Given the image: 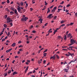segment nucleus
<instances>
[{
  "label": "nucleus",
  "instance_id": "1",
  "mask_svg": "<svg viewBox=\"0 0 77 77\" xmlns=\"http://www.w3.org/2000/svg\"><path fill=\"white\" fill-rule=\"evenodd\" d=\"M18 8H17V10L18 11V12L19 13H20V14H22V12H23V11H21V7L17 6Z\"/></svg>",
  "mask_w": 77,
  "mask_h": 77
},
{
  "label": "nucleus",
  "instance_id": "2",
  "mask_svg": "<svg viewBox=\"0 0 77 77\" xmlns=\"http://www.w3.org/2000/svg\"><path fill=\"white\" fill-rule=\"evenodd\" d=\"M26 20H28V17H23V18L21 19V20L22 21H26Z\"/></svg>",
  "mask_w": 77,
  "mask_h": 77
},
{
  "label": "nucleus",
  "instance_id": "3",
  "mask_svg": "<svg viewBox=\"0 0 77 77\" xmlns=\"http://www.w3.org/2000/svg\"><path fill=\"white\" fill-rule=\"evenodd\" d=\"M11 19V18L9 17H8L7 18V23H10V20Z\"/></svg>",
  "mask_w": 77,
  "mask_h": 77
},
{
  "label": "nucleus",
  "instance_id": "4",
  "mask_svg": "<svg viewBox=\"0 0 77 77\" xmlns=\"http://www.w3.org/2000/svg\"><path fill=\"white\" fill-rule=\"evenodd\" d=\"M70 42L71 43H72V44H74V43H75V41L73 39H71L70 40Z\"/></svg>",
  "mask_w": 77,
  "mask_h": 77
},
{
  "label": "nucleus",
  "instance_id": "5",
  "mask_svg": "<svg viewBox=\"0 0 77 77\" xmlns=\"http://www.w3.org/2000/svg\"><path fill=\"white\" fill-rule=\"evenodd\" d=\"M55 55H56V54H54L53 56L51 57L50 58V59H53L54 60V59H56V56H55Z\"/></svg>",
  "mask_w": 77,
  "mask_h": 77
},
{
  "label": "nucleus",
  "instance_id": "6",
  "mask_svg": "<svg viewBox=\"0 0 77 77\" xmlns=\"http://www.w3.org/2000/svg\"><path fill=\"white\" fill-rule=\"evenodd\" d=\"M53 15V14H49L48 16H47V18H49L50 19H51V16Z\"/></svg>",
  "mask_w": 77,
  "mask_h": 77
},
{
  "label": "nucleus",
  "instance_id": "7",
  "mask_svg": "<svg viewBox=\"0 0 77 77\" xmlns=\"http://www.w3.org/2000/svg\"><path fill=\"white\" fill-rule=\"evenodd\" d=\"M12 50V48L10 49H8L6 51V53H9V51H11Z\"/></svg>",
  "mask_w": 77,
  "mask_h": 77
},
{
  "label": "nucleus",
  "instance_id": "8",
  "mask_svg": "<svg viewBox=\"0 0 77 77\" xmlns=\"http://www.w3.org/2000/svg\"><path fill=\"white\" fill-rule=\"evenodd\" d=\"M51 30H52V29H50L49 30L48 32H49V33H52V31H51Z\"/></svg>",
  "mask_w": 77,
  "mask_h": 77
},
{
  "label": "nucleus",
  "instance_id": "9",
  "mask_svg": "<svg viewBox=\"0 0 77 77\" xmlns=\"http://www.w3.org/2000/svg\"><path fill=\"white\" fill-rule=\"evenodd\" d=\"M17 74V72H13V75H14L15 74Z\"/></svg>",
  "mask_w": 77,
  "mask_h": 77
},
{
  "label": "nucleus",
  "instance_id": "10",
  "mask_svg": "<svg viewBox=\"0 0 77 77\" xmlns=\"http://www.w3.org/2000/svg\"><path fill=\"white\" fill-rule=\"evenodd\" d=\"M64 70L65 71V72H68V69H64Z\"/></svg>",
  "mask_w": 77,
  "mask_h": 77
},
{
  "label": "nucleus",
  "instance_id": "11",
  "mask_svg": "<svg viewBox=\"0 0 77 77\" xmlns=\"http://www.w3.org/2000/svg\"><path fill=\"white\" fill-rule=\"evenodd\" d=\"M15 43H14L12 45V47H15Z\"/></svg>",
  "mask_w": 77,
  "mask_h": 77
},
{
  "label": "nucleus",
  "instance_id": "12",
  "mask_svg": "<svg viewBox=\"0 0 77 77\" xmlns=\"http://www.w3.org/2000/svg\"><path fill=\"white\" fill-rule=\"evenodd\" d=\"M71 36V33H70L68 35L67 37H68V38H69V37H70Z\"/></svg>",
  "mask_w": 77,
  "mask_h": 77
},
{
  "label": "nucleus",
  "instance_id": "13",
  "mask_svg": "<svg viewBox=\"0 0 77 77\" xmlns=\"http://www.w3.org/2000/svg\"><path fill=\"white\" fill-rule=\"evenodd\" d=\"M28 68H29V67H27V68L25 69V72H27V70H28Z\"/></svg>",
  "mask_w": 77,
  "mask_h": 77
},
{
  "label": "nucleus",
  "instance_id": "14",
  "mask_svg": "<svg viewBox=\"0 0 77 77\" xmlns=\"http://www.w3.org/2000/svg\"><path fill=\"white\" fill-rule=\"evenodd\" d=\"M14 12H15V14H17V9H15Z\"/></svg>",
  "mask_w": 77,
  "mask_h": 77
},
{
  "label": "nucleus",
  "instance_id": "15",
  "mask_svg": "<svg viewBox=\"0 0 77 77\" xmlns=\"http://www.w3.org/2000/svg\"><path fill=\"white\" fill-rule=\"evenodd\" d=\"M39 21H40L41 23H42V19L40 18V19H39Z\"/></svg>",
  "mask_w": 77,
  "mask_h": 77
},
{
  "label": "nucleus",
  "instance_id": "16",
  "mask_svg": "<svg viewBox=\"0 0 77 77\" xmlns=\"http://www.w3.org/2000/svg\"><path fill=\"white\" fill-rule=\"evenodd\" d=\"M64 22H65V21L62 20L61 21L60 23H61V24H63V23H64Z\"/></svg>",
  "mask_w": 77,
  "mask_h": 77
},
{
  "label": "nucleus",
  "instance_id": "17",
  "mask_svg": "<svg viewBox=\"0 0 77 77\" xmlns=\"http://www.w3.org/2000/svg\"><path fill=\"white\" fill-rule=\"evenodd\" d=\"M10 15H13L14 14V12L12 11H11L10 12Z\"/></svg>",
  "mask_w": 77,
  "mask_h": 77
},
{
  "label": "nucleus",
  "instance_id": "18",
  "mask_svg": "<svg viewBox=\"0 0 77 77\" xmlns=\"http://www.w3.org/2000/svg\"><path fill=\"white\" fill-rule=\"evenodd\" d=\"M11 10H12L13 11H14V8L12 7H11Z\"/></svg>",
  "mask_w": 77,
  "mask_h": 77
},
{
  "label": "nucleus",
  "instance_id": "19",
  "mask_svg": "<svg viewBox=\"0 0 77 77\" xmlns=\"http://www.w3.org/2000/svg\"><path fill=\"white\" fill-rule=\"evenodd\" d=\"M20 5L21 6H23V3L22 2H21L20 3Z\"/></svg>",
  "mask_w": 77,
  "mask_h": 77
},
{
  "label": "nucleus",
  "instance_id": "20",
  "mask_svg": "<svg viewBox=\"0 0 77 77\" xmlns=\"http://www.w3.org/2000/svg\"><path fill=\"white\" fill-rule=\"evenodd\" d=\"M57 18V16H55L54 17V18L52 20H56V19Z\"/></svg>",
  "mask_w": 77,
  "mask_h": 77
},
{
  "label": "nucleus",
  "instance_id": "21",
  "mask_svg": "<svg viewBox=\"0 0 77 77\" xmlns=\"http://www.w3.org/2000/svg\"><path fill=\"white\" fill-rule=\"evenodd\" d=\"M32 73V72H29L27 74L28 75H29V74H31Z\"/></svg>",
  "mask_w": 77,
  "mask_h": 77
},
{
  "label": "nucleus",
  "instance_id": "22",
  "mask_svg": "<svg viewBox=\"0 0 77 77\" xmlns=\"http://www.w3.org/2000/svg\"><path fill=\"white\" fill-rule=\"evenodd\" d=\"M55 55H56L57 59H59V57L57 55L55 54Z\"/></svg>",
  "mask_w": 77,
  "mask_h": 77
},
{
  "label": "nucleus",
  "instance_id": "23",
  "mask_svg": "<svg viewBox=\"0 0 77 77\" xmlns=\"http://www.w3.org/2000/svg\"><path fill=\"white\" fill-rule=\"evenodd\" d=\"M56 10H54V9H53L51 11V12H55Z\"/></svg>",
  "mask_w": 77,
  "mask_h": 77
},
{
  "label": "nucleus",
  "instance_id": "24",
  "mask_svg": "<svg viewBox=\"0 0 77 77\" xmlns=\"http://www.w3.org/2000/svg\"><path fill=\"white\" fill-rule=\"evenodd\" d=\"M10 73H11V70H9L8 72V74H10Z\"/></svg>",
  "mask_w": 77,
  "mask_h": 77
},
{
  "label": "nucleus",
  "instance_id": "25",
  "mask_svg": "<svg viewBox=\"0 0 77 77\" xmlns=\"http://www.w3.org/2000/svg\"><path fill=\"white\" fill-rule=\"evenodd\" d=\"M64 40L66 39V35H65L64 36Z\"/></svg>",
  "mask_w": 77,
  "mask_h": 77
},
{
  "label": "nucleus",
  "instance_id": "26",
  "mask_svg": "<svg viewBox=\"0 0 77 77\" xmlns=\"http://www.w3.org/2000/svg\"><path fill=\"white\" fill-rule=\"evenodd\" d=\"M42 62H41V60H40L38 61V63H39V64H40V63H41Z\"/></svg>",
  "mask_w": 77,
  "mask_h": 77
},
{
  "label": "nucleus",
  "instance_id": "27",
  "mask_svg": "<svg viewBox=\"0 0 77 77\" xmlns=\"http://www.w3.org/2000/svg\"><path fill=\"white\" fill-rule=\"evenodd\" d=\"M6 11H8V12H9V9H8V8H6Z\"/></svg>",
  "mask_w": 77,
  "mask_h": 77
},
{
  "label": "nucleus",
  "instance_id": "28",
  "mask_svg": "<svg viewBox=\"0 0 77 77\" xmlns=\"http://www.w3.org/2000/svg\"><path fill=\"white\" fill-rule=\"evenodd\" d=\"M47 53H45L44 54V57H45L46 56V55H47Z\"/></svg>",
  "mask_w": 77,
  "mask_h": 77
},
{
  "label": "nucleus",
  "instance_id": "29",
  "mask_svg": "<svg viewBox=\"0 0 77 77\" xmlns=\"http://www.w3.org/2000/svg\"><path fill=\"white\" fill-rule=\"evenodd\" d=\"M58 8H62V6L61 5H60L58 7Z\"/></svg>",
  "mask_w": 77,
  "mask_h": 77
},
{
  "label": "nucleus",
  "instance_id": "30",
  "mask_svg": "<svg viewBox=\"0 0 77 77\" xmlns=\"http://www.w3.org/2000/svg\"><path fill=\"white\" fill-rule=\"evenodd\" d=\"M47 51H48V49H47L43 53H45V52H47Z\"/></svg>",
  "mask_w": 77,
  "mask_h": 77
},
{
  "label": "nucleus",
  "instance_id": "31",
  "mask_svg": "<svg viewBox=\"0 0 77 77\" xmlns=\"http://www.w3.org/2000/svg\"><path fill=\"white\" fill-rule=\"evenodd\" d=\"M7 3H10V1H9V0H7Z\"/></svg>",
  "mask_w": 77,
  "mask_h": 77
},
{
  "label": "nucleus",
  "instance_id": "32",
  "mask_svg": "<svg viewBox=\"0 0 77 77\" xmlns=\"http://www.w3.org/2000/svg\"><path fill=\"white\" fill-rule=\"evenodd\" d=\"M46 7L45 6H44V8L42 9V11H44V10H45V8Z\"/></svg>",
  "mask_w": 77,
  "mask_h": 77
},
{
  "label": "nucleus",
  "instance_id": "33",
  "mask_svg": "<svg viewBox=\"0 0 77 77\" xmlns=\"http://www.w3.org/2000/svg\"><path fill=\"white\" fill-rule=\"evenodd\" d=\"M45 6L48 5V3H47V2L45 1Z\"/></svg>",
  "mask_w": 77,
  "mask_h": 77
},
{
  "label": "nucleus",
  "instance_id": "34",
  "mask_svg": "<svg viewBox=\"0 0 77 77\" xmlns=\"http://www.w3.org/2000/svg\"><path fill=\"white\" fill-rule=\"evenodd\" d=\"M4 26L5 27H6L7 25H6V24H4Z\"/></svg>",
  "mask_w": 77,
  "mask_h": 77
},
{
  "label": "nucleus",
  "instance_id": "35",
  "mask_svg": "<svg viewBox=\"0 0 77 77\" xmlns=\"http://www.w3.org/2000/svg\"><path fill=\"white\" fill-rule=\"evenodd\" d=\"M66 56H70V54H65Z\"/></svg>",
  "mask_w": 77,
  "mask_h": 77
},
{
  "label": "nucleus",
  "instance_id": "36",
  "mask_svg": "<svg viewBox=\"0 0 77 77\" xmlns=\"http://www.w3.org/2000/svg\"><path fill=\"white\" fill-rule=\"evenodd\" d=\"M69 6H70V4H68L67 5L66 7L67 8H68Z\"/></svg>",
  "mask_w": 77,
  "mask_h": 77
},
{
  "label": "nucleus",
  "instance_id": "37",
  "mask_svg": "<svg viewBox=\"0 0 77 77\" xmlns=\"http://www.w3.org/2000/svg\"><path fill=\"white\" fill-rule=\"evenodd\" d=\"M56 9H57V7H55L53 8L55 10H56Z\"/></svg>",
  "mask_w": 77,
  "mask_h": 77
},
{
  "label": "nucleus",
  "instance_id": "38",
  "mask_svg": "<svg viewBox=\"0 0 77 77\" xmlns=\"http://www.w3.org/2000/svg\"><path fill=\"white\" fill-rule=\"evenodd\" d=\"M65 24H62V25H61V26L62 27H62H63V26H65Z\"/></svg>",
  "mask_w": 77,
  "mask_h": 77
},
{
  "label": "nucleus",
  "instance_id": "39",
  "mask_svg": "<svg viewBox=\"0 0 77 77\" xmlns=\"http://www.w3.org/2000/svg\"><path fill=\"white\" fill-rule=\"evenodd\" d=\"M4 37H5V36H2V37L1 38L0 40H2V38H4Z\"/></svg>",
  "mask_w": 77,
  "mask_h": 77
},
{
  "label": "nucleus",
  "instance_id": "40",
  "mask_svg": "<svg viewBox=\"0 0 77 77\" xmlns=\"http://www.w3.org/2000/svg\"><path fill=\"white\" fill-rule=\"evenodd\" d=\"M71 49H70V50H72V51H74L75 52V50H73L72 48H71Z\"/></svg>",
  "mask_w": 77,
  "mask_h": 77
},
{
  "label": "nucleus",
  "instance_id": "41",
  "mask_svg": "<svg viewBox=\"0 0 77 77\" xmlns=\"http://www.w3.org/2000/svg\"><path fill=\"white\" fill-rule=\"evenodd\" d=\"M26 12V9H24L23 10V12Z\"/></svg>",
  "mask_w": 77,
  "mask_h": 77
},
{
  "label": "nucleus",
  "instance_id": "42",
  "mask_svg": "<svg viewBox=\"0 0 77 77\" xmlns=\"http://www.w3.org/2000/svg\"><path fill=\"white\" fill-rule=\"evenodd\" d=\"M72 24H74V23H70V26H72Z\"/></svg>",
  "mask_w": 77,
  "mask_h": 77
},
{
  "label": "nucleus",
  "instance_id": "43",
  "mask_svg": "<svg viewBox=\"0 0 77 77\" xmlns=\"http://www.w3.org/2000/svg\"><path fill=\"white\" fill-rule=\"evenodd\" d=\"M5 38H3L2 40V42H3V41H5Z\"/></svg>",
  "mask_w": 77,
  "mask_h": 77
},
{
  "label": "nucleus",
  "instance_id": "44",
  "mask_svg": "<svg viewBox=\"0 0 77 77\" xmlns=\"http://www.w3.org/2000/svg\"><path fill=\"white\" fill-rule=\"evenodd\" d=\"M7 73H5L4 74V76L6 77V75H7Z\"/></svg>",
  "mask_w": 77,
  "mask_h": 77
},
{
  "label": "nucleus",
  "instance_id": "45",
  "mask_svg": "<svg viewBox=\"0 0 77 77\" xmlns=\"http://www.w3.org/2000/svg\"><path fill=\"white\" fill-rule=\"evenodd\" d=\"M63 3H64V1H62V2L60 3V5H62V4H63Z\"/></svg>",
  "mask_w": 77,
  "mask_h": 77
},
{
  "label": "nucleus",
  "instance_id": "46",
  "mask_svg": "<svg viewBox=\"0 0 77 77\" xmlns=\"http://www.w3.org/2000/svg\"><path fill=\"white\" fill-rule=\"evenodd\" d=\"M33 25H31L30 26V28L31 29H32V28H33Z\"/></svg>",
  "mask_w": 77,
  "mask_h": 77
},
{
  "label": "nucleus",
  "instance_id": "47",
  "mask_svg": "<svg viewBox=\"0 0 77 77\" xmlns=\"http://www.w3.org/2000/svg\"><path fill=\"white\" fill-rule=\"evenodd\" d=\"M63 50H65V51H67V50H68L67 49H62Z\"/></svg>",
  "mask_w": 77,
  "mask_h": 77
},
{
  "label": "nucleus",
  "instance_id": "48",
  "mask_svg": "<svg viewBox=\"0 0 77 77\" xmlns=\"http://www.w3.org/2000/svg\"><path fill=\"white\" fill-rule=\"evenodd\" d=\"M45 62H46V60H44L43 61V63H44V64H45Z\"/></svg>",
  "mask_w": 77,
  "mask_h": 77
},
{
  "label": "nucleus",
  "instance_id": "49",
  "mask_svg": "<svg viewBox=\"0 0 77 77\" xmlns=\"http://www.w3.org/2000/svg\"><path fill=\"white\" fill-rule=\"evenodd\" d=\"M50 12V10H48L47 12V14H48V13H49V12Z\"/></svg>",
  "mask_w": 77,
  "mask_h": 77
},
{
  "label": "nucleus",
  "instance_id": "50",
  "mask_svg": "<svg viewBox=\"0 0 77 77\" xmlns=\"http://www.w3.org/2000/svg\"><path fill=\"white\" fill-rule=\"evenodd\" d=\"M10 25L11 26H13L12 23H10Z\"/></svg>",
  "mask_w": 77,
  "mask_h": 77
},
{
  "label": "nucleus",
  "instance_id": "51",
  "mask_svg": "<svg viewBox=\"0 0 77 77\" xmlns=\"http://www.w3.org/2000/svg\"><path fill=\"white\" fill-rule=\"evenodd\" d=\"M5 2H2V5L5 4Z\"/></svg>",
  "mask_w": 77,
  "mask_h": 77
},
{
  "label": "nucleus",
  "instance_id": "52",
  "mask_svg": "<svg viewBox=\"0 0 77 77\" xmlns=\"http://www.w3.org/2000/svg\"><path fill=\"white\" fill-rule=\"evenodd\" d=\"M5 18H7V17H8V16L7 15H5Z\"/></svg>",
  "mask_w": 77,
  "mask_h": 77
},
{
  "label": "nucleus",
  "instance_id": "53",
  "mask_svg": "<svg viewBox=\"0 0 77 77\" xmlns=\"http://www.w3.org/2000/svg\"><path fill=\"white\" fill-rule=\"evenodd\" d=\"M4 31H5V29H3L2 31V32H1L3 33V32H4Z\"/></svg>",
  "mask_w": 77,
  "mask_h": 77
},
{
  "label": "nucleus",
  "instance_id": "54",
  "mask_svg": "<svg viewBox=\"0 0 77 77\" xmlns=\"http://www.w3.org/2000/svg\"><path fill=\"white\" fill-rule=\"evenodd\" d=\"M73 43H71V44H70L69 45H69V46L72 45H73Z\"/></svg>",
  "mask_w": 77,
  "mask_h": 77
},
{
  "label": "nucleus",
  "instance_id": "55",
  "mask_svg": "<svg viewBox=\"0 0 77 77\" xmlns=\"http://www.w3.org/2000/svg\"><path fill=\"white\" fill-rule=\"evenodd\" d=\"M32 2L33 4H34L35 3V2L32 1Z\"/></svg>",
  "mask_w": 77,
  "mask_h": 77
},
{
  "label": "nucleus",
  "instance_id": "56",
  "mask_svg": "<svg viewBox=\"0 0 77 77\" xmlns=\"http://www.w3.org/2000/svg\"><path fill=\"white\" fill-rule=\"evenodd\" d=\"M36 32V31H35V30H33L32 31V33H35Z\"/></svg>",
  "mask_w": 77,
  "mask_h": 77
},
{
  "label": "nucleus",
  "instance_id": "57",
  "mask_svg": "<svg viewBox=\"0 0 77 77\" xmlns=\"http://www.w3.org/2000/svg\"><path fill=\"white\" fill-rule=\"evenodd\" d=\"M47 24H48V23H46L45 24V26H46Z\"/></svg>",
  "mask_w": 77,
  "mask_h": 77
},
{
  "label": "nucleus",
  "instance_id": "58",
  "mask_svg": "<svg viewBox=\"0 0 77 77\" xmlns=\"http://www.w3.org/2000/svg\"><path fill=\"white\" fill-rule=\"evenodd\" d=\"M6 42L9 43V42H9V40H7L6 41Z\"/></svg>",
  "mask_w": 77,
  "mask_h": 77
},
{
  "label": "nucleus",
  "instance_id": "59",
  "mask_svg": "<svg viewBox=\"0 0 77 77\" xmlns=\"http://www.w3.org/2000/svg\"><path fill=\"white\" fill-rule=\"evenodd\" d=\"M2 34H3V33L1 32V33L0 34V36H1Z\"/></svg>",
  "mask_w": 77,
  "mask_h": 77
},
{
  "label": "nucleus",
  "instance_id": "60",
  "mask_svg": "<svg viewBox=\"0 0 77 77\" xmlns=\"http://www.w3.org/2000/svg\"><path fill=\"white\" fill-rule=\"evenodd\" d=\"M22 47V45H20L19 46V48H20V47Z\"/></svg>",
  "mask_w": 77,
  "mask_h": 77
},
{
  "label": "nucleus",
  "instance_id": "61",
  "mask_svg": "<svg viewBox=\"0 0 77 77\" xmlns=\"http://www.w3.org/2000/svg\"><path fill=\"white\" fill-rule=\"evenodd\" d=\"M49 34H50V33H48V34H47V35H46V36H48V35H49Z\"/></svg>",
  "mask_w": 77,
  "mask_h": 77
},
{
  "label": "nucleus",
  "instance_id": "62",
  "mask_svg": "<svg viewBox=\"0 0 77 77\" xmlns=\"http://www.w3.org/2000/svg\"><path fill=\"white\" fill-rule=\"evenodd\" d=\"M17 57H18L17 56H16L15 57V58H17Z\"/></svg>",
  "mask_w": 77,
  "mask_h": 77
},
{
  "label": "nucleus",
  "instance_id": "63",
  "mask_svg": "<svg viewBox=\"0 0 77 77\" xmlns=\"http://www.w3.org/2000/svg\"><path fill=\"white\" fill-rule=\"evenodd\" d=\"M38 53H40V52H41V51L40 50L38 51Z\"/></svg>",
  "mask_w": 77,
  "mask_h": 77
},
{
  "label": "nucleus",
  "instance_id": "64",
  "mask_svg": "<svg viewBox=\"0 0 77 77\" xmlns=\"http://www.w3.org/2000/svg\"><path fill=\"white\" fill-rule=\"evenodd\" d=\"M30 9H31V11H32L33 10L32 8H30Z\"/></svg>",
  "mask_w": 77,
  "mask_h": 77
}]
</instances>
